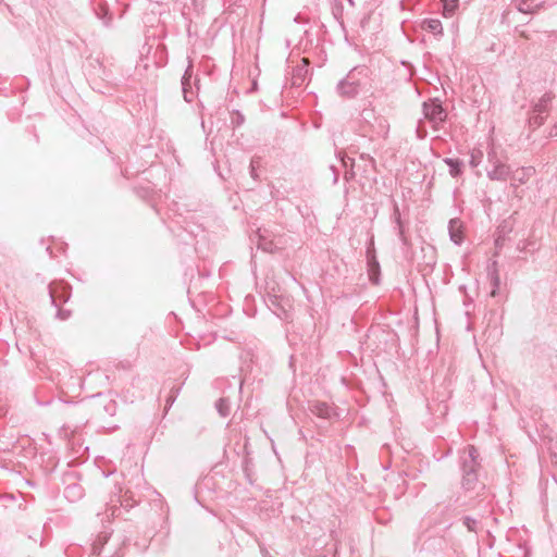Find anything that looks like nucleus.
Instances as JSON below:
<instances>
[{
  "instance_id": "nucleus-22",
  "label": "nucleus",
  "mask_w": 557,
  "mask_h": 557,
  "mask_svg": "<svg viewBox=\"0 0 557 557\" xmlns=\"http://www.w3.org/2000/svg\"><path fill=\"white\" fill-rule=\"evenodd\" d=\"M182 90H183L184 99L187 102H191L193 98H194V92L190 90V86L182 85Z\"/></svg>"
},
{
  "instance_id": "nucleus-11",
  "label": "nucleus",
  "mask_w": 557,
  "mask_h": 557,
  "mask_svg": "<svg viewBox=\"0 0 557 557\" xmlns=\"http://www.w3.org/2000/svg\"><path fill=\"white\" fill-rule=\"evenodd\" d=\"M422 28L429 33H432L433 35H442L443 34V26L440 20L437 18H429L425 20L422 23Z\"/></svg>"
},
{
  "instance_id": "nucleus-6",
  "label": "nucleus",
  "mask_w": 557,
  "mask_h": 557,
  "mask_svg": "<svg viewBox=\"0 0 557 557\" xmlns=\"http://www.w3.org/2000/svg\"><path fill=\"white\" fill-rule=\"evenodd\" d=\"M534 173L535 169L532 166L521 168L520 170L516 171V173L512 175L511 185L513 187H517L519 185L525 184Z\"/></svg>"
},
{
  "instance_id": "nucleus-4",
  "label": "nucleus",
  "mask_w": 557,
  "mask_h": 557,
  "mask_svg": "<svg viewBox=\"0 0 557 557\" xmlns=\"http://www.w3.org/2000/svg\"><path fill=\"white\" fill-rule=\"evenodd\" d=\"M308 408L310 412L318 418L330 420L336 416L334 407L324 401H310Z\"/></svg>"
},
{
  "instance_id": "nucleus-24",
  "label": "nucleus",
  "mask_w": 557,
  "mask_h": 557,
  "mask_svg": "<svg viewBox=\"0 0 557 557\" xmlns=\"http://www.w3.org/2000/svg\"><path fill=\"white\" fill-rule=\"evenodd\" d=\"M395 219H396V222L398 224L399 235L403 237L404 232H403V228H401V225H400V213H399L398 208L395 209Z\"/></svg>"
},
{
  "instance_id": "nucleus-12",
  "label": "nucleus",
  "mask_w": 557,
  "mask_h": 557,
  "mask_svg": "<svg viewBox=\"0 0 557 557\" xmlns=\"http://www.w3.org/2000/svg\"><path fill=\"white\" fill-rule=\"evenodd\" d=\"M553 99V96L550 94H544L540 100L537 101V103L534 106V109L533 111L536 112V113H546L548 112V108H549V103Z\"/></svg>"
},
{
  "instance_id": "nucleus-2",
  "label": "nucleus",
  "mask_w": 557,
  "mask_h": 557,
  "mask_svg": "<svg viewBox=\"0 0 557 557\" xmlns=\"http://www.w3.org/2000/svg\"><path fill=\"white\" fill-rule=\"evenodd\" d=\"M424 117L436 127L438 124L444 122L447 117V113L443 109L438 100H430L423 103Z\"/></svg>"
},
{
  "instance_id": "nucleus-8",
  "label": "nucleus",
  "mask_w": 557,
  "mask_h": 557,
  "mask_svg": "<svg viewBox=\"0 0 557 557\" xmlns=\"http://www.w3.org/2000/svg\"><path fill=\"white\" fill-rule=\"evenodd\" d=\"M450 239L459 245L462 242L463 233H462V223L458 219H451L448 225Z\"/></svg>"
},
{
  "instance_id": "nucleus-15",
  "label": "nucleus",
  "mask_w": 557,
  "mask_h": 557,
  "mask_svg": "<svg viewBox=\"0 0 557 557\" xmlns=\"http://www.w3.org/2000/svg\"><path fill=\"white\" fill-rule=\"evenodd\" d=\"M488 274H490V277H491V282L493 284V290L491 292V296L494 297L496 295V292H497V289L499 287V284H500L498 271H497V268H496V262L492 263V267L488 270Z\"/></svg>"
},
{
  "instance_id": "nucleus-7",
  "label": "nucleus",
  "mask_w": 557,
  "mask_h": 557,
  "mask_svg": "<svg viewBox=\"0 0 557 557\" xmlns=\"http://www.w3.org/2000/svg\"><path fill=\"white\" fill-rule=\"evenodd\" d=\"M543 3V0H516L517 9L522 13H534Z\"/></svg>"
},
{
  "instance_id": "nucleus-23",
  "label": "nucleus",
  "mask_w": 557,
  "mask_h": 557,
  "mask_svg": "<svg viewBox=\"0 0 557 557\" xmlns=\"http://www.w3.org/2000/svg\"><path fill=\"white\" fill-rule=\"evenodd\" d=\"M259 165V162L256 159H252L250 162V174L253 178L257 177L256 169Z\"/></svg>"
},
{
  "instance_id": "nucleus-17",
  "label": "nucleus",
  "mask_w": 557,
  "mask_h": 557,
  "mask_svg": "<svg viewBox=\"0 0 557 557\" xmlns=\"http://www.w3.org/2000/svg\"><path fill=\"white\" fill-rule=\"evenodd\" d=\"M462 523L468 529V531L475 532V533L478 532L479 527H480V521H478L476 519L471 518V517H465L462 519Z\"/></svg>"
},
{
  "instance_id": "nucleus-19",
  "label": "nucleus",
  "mask_w": 557,
  "mask_h": 557,
  "mask_svg": "<svg viewBox=\"0 0 557 557\" xmlns=\"http://www.w3.org/2000/svg\"><path fill=\"white\" fill-rule=\"evenodd\" d=\"M443 7H444V13L451 15L457 8V1L458 0H442Z\"/></svg>"
},
{
  "instance_id": "nucleus-27",
  "label": "nucleus",
  "mask_w": 557,
  "mask_h": 557,
  "mask_svg": "<svg viewBox=\"0 0 557 557\" xmlns=\"http://www.w3.org/2000/svg\"><path fill=\"white\" fill-rule=\"evenodd\" d=\"M349 2H351V0H349Z\"/></svg>"
},
{
  "instance_id": "nucleus-9",
  "label": "nucleus",
  "mask_w": 557,
  "mask_h": 557,
  "mask_svg": "<svg viewBox=\"0 0 557 557\" xmlns=\"http://www.w3.org/2000/svg\"><path fill=\"white\" fill-rule=\"evenodd\" d=\"M463 481L462 484L467 490L474 488V483L476 482V474H475V468L468 467V463L465 462L463 465Z\"/></svg>"
},
{
  "instance_id": "nucleus-21",
  "label": "nucleus",
  "mask_w": 557,
  "mask_h": 557,
  "mask_svg": "<svg viewBox=\"0 0 557 557\" xmlns=\"http://www.w3.org/2000/svg\"><path fill=\"white\" fill-rule=\"evenodd\" d=\"M469 457L471 459V465H468V467L475 468L478 466L476 463V457H478V450L474 446H469Z\"/></svg>"
},
{
  "instance_id": "nucleus-26",
  "label": "nucleus",
  "mask_w": 557,
  "mask_h": 557,
  "mask_svg": "<svg viewBox=\"0 0 557 557\" xmlns=\"http://www.w3.org/2000/svg\"><path fill=\"white\" fill-rule=\"evenodd\" d=\"M549 136H557V124L550 129Z\"/></svg>"
},
{
  "instance_id": "nucleus-16",
  "label": "nucleus",
  "mask_w": 557,
  "mask_h": 557,
  "mask_svg": "<svg viewBox=\"0 0 557 557\" xmlns=\"http://www.w3.org/2000/svg\"><path fill=\"white\" fill-rule=\"evenodd\" d=\"M65 496L67 498H79L82 496V488L77 484L67 485L65 487Z\"/></svg>"
},
{
  "instance_id": "nucleus-5",
  "label": "nucleus",
  "mask_w": 557,
  "mask_h": 557,
  "mask_svg": "<svg viewBox=\"0 0 557 557\" xmlns=\"http://www.w3.org/2000/svg\"><path fill=\"white\" fill-rule=\"evenodd\" d=\"M510 172L509 165L497 162L494 164L492 170L487 171V176L492 181H506L509 177Z\"/></svg>"
},
{
  "instance_id": "nucleus-10",
  "label": "nucleus",
  "mask_w": 557,
  "mask_h": 557,
  "mask_svg": "<svg viewBox=\"0 0 557 557\" xmlns=\"http://www.w3.org/2000/svg\"><path fill=\"white\" fill-rule=\"evenodd\" d=\"M368 265H369L370 280L373 283L377 284L379 283L377 273L380 270V264L376 261L375 256L370 250H368Z\"/></svg>"
},
{
  "instance_id": "nucleus-13",
  "label": "nucleus",
  "mask_w": 557,
  "mask_h": 557,
  "mask_svg": "<svg viewBox=\"0 0 557 557\" xmlns=\"http://www.w3.org/2000/svg\"><path fill=\"white\" fill-rule=\"evenodd\" d=\"M444 162L448 165L449 168V174L453 176V177H457L458 175L461 174V169H462V161L458 160V159H453V158H445L444 159Z\"/></svg>"
},
{
  "instance_id": "nucleus-14",
  "label": "nucleus",
  "mask_w": 557,
  "mask_h": 557,
  "mask_svg": "<svg viewBox=\"0 0 557 557\" xmlns=\"http://www.w3.org/2000/svg\"><path fill=\"white\" fill-rule=\"evenodd\" d=\"M302 62H304L302 65L297 66L294 70L293 85H300L304 82V79H305V76H306V74L308 72V70H307V65H308L307 59H302Z\"/></svg>"
},
{
  "instance_id": "nucleus-20",
  "label": "nucleus",
  "mask_w": 557,
  "mask_h": 557,
  "mask_svg": "<svg viewBox=\"0 0 557 557\" xmlns=\"http://www.w3.org/2000/svg\"><path fill=\"white\" fill-rule=\"evenodd\" d=\"M191 76H193V64L191 62H189L183 77H182V85H185V86H190V79H191Z\"/></svg>"
},
{
  "instance_id": "nucleus-25",
  "label": "nucleus",
  "mask_w": 557,
  "mask_h": 557,
  "mask_svg": "<svg viewBox=\"0 0 557 557\" xmlns=\"http://www.w3.org/2000/svg\"><path fill=\"white\" fill-rule=\"evenodd\" d=\"M479 162H480V160H479V159H476V157H475L474 154H472V156H471V160H470V165H471L472 168H475V166H478Z\"/></svg>"
},
{
  "instance_id": "nucleus-3",
  "label": "nucleus",
  "mask_w": 557,
  "mask_h": 557,
  "mask_svg": "<svg viewBox=\"0 0 557 557\" xmlns=\"http://www.w3.org/2000/svg\"><path fill=\"white\" fill-rule=\"evenodd\" d=\"M355 72H356V69L354 71H351L346 76V78L341 81L337 85L338 92L344 97L352 98L358 94L359 84H358L357 79L355 78Z\"/></svg>"
},
{
  "instance_id": "nucleus-1",
  "label": "nucleus",
  "mask_w": 557,
  "mask_h": 557,
  "mask_svg": "<svg viewBox=\"0 0 557 557\" xmlns=\"http://www.w3.org/2000/svg\"><path fill=\"white\" fill-rule=\"evenodd\" d=\"M362 119L369 124L371 132L377 136L385 138L389 131L388 121L382 115H375L373 109H364L362 111Z\"/></svg>"
},
{
  "instance_id": "nucleus-18",
  "label": "nucleus",
  "mask_w": 557,
  "mask_h": 557,
  "mask_svg": "<svg viewBox=\"0 0 557 557\" xmlns=\"http://www.w3.org/2000/svg\"><path fill=\"white\" fill-rule=\"evenodd\" d=\"M544 116L542 113H536L533 111L532 115L529 117V123L533 127H540L544 123Z\"/></svg>"
}]
</instances>
